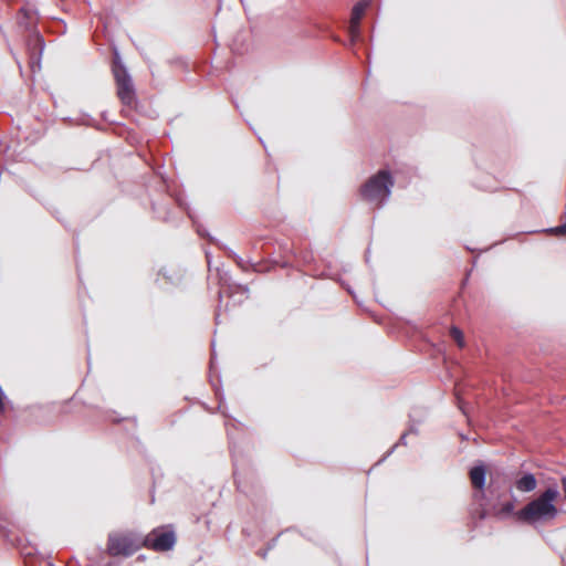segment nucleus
<instances>
[{
  "label": "nucleus",
  "mask_w": 566,
  "mask_h": 566,
  "mask_svg": "<svg viewBox=\"0 0 566 566\" xmlns=\"http://www.w3.org/2000/svg\"><path fill=\"white\" fill-rule=\"evenodd\" d=\"M368 6H369V1L360 0L359 2H357L354 6V8L352 10L348 32L353 40L359 36L360 20L364 17L365 11L368 8Z\"/></svg>",
  "instance_id": "6e6552de"
},
{
  "label": "nucleus",
  "mask_w": 566,
  "mask_h": 566,
  "mask_svg": "<svg viewBox=\"0 0 566 566\" xmlns=\"http://www.w3.org/2000/svg\"><path fill=\"white\" fill-rule=\"evenodd\" d=\"M392 186L390 174L387 170H380L364 184L360 195L364 200L379 205L390 195Z\"/></svg>",
  "instance_id": "7ed1b4c3"
},
{
  "label": "nucleus",
  "mask_w": 566,
  "mask_h": 566,
  "mask_svg": "<svg viewBox=\"0 0 566 566\" xmlns=\"http://www.w3.org/2000/svg\"><path fill=\"white\" fill-rule=\"evenodd\" d=\"M143 547L155 552H167L176 544L175 532L168 527L161 526L154 528L146 536H142Z\"/></svg>",
  "instance_id": "20e7f679"
},
{
  "label": "nucleus",
  "mask_w": 566,
  "mask_h": 566,
  "mask_svg": "<svg viewBox=\"0 0 566 566\" xmlns=\"http://www.w3.org/2000/svg\"><path fill=\"white\" fill-rule=\"evenodd\" d=\"M143 547L142 536L132 531H116L108 534L106 554L111 557H128Z\"/></svg>",
  "instance_id": "f03ea898"
},
{
  "label": "nucleus",
  "mask_w": 566,
  "mask_h": 566,
  "mask_svg": "<svg viewBox=\"0 0 566 566\" xmlns=\"http://www.w3.org/2000/svg\"><path fill=\"white\" fill-rule=\"evenodd\" d=\"M556 234L566 235V223L553 230Z\"/></svg>",
  "instance_id": "9b49d317"
},
{
  "label": "nucleus",
  "mask_w": 566,
  "mask_h": 566,
  "mask_svg": "<svg viewBox=\"0 0 566 566\" xmlns=\"http://www.w3.org/2000/svg\"><path fill=\"white\" fill-rule=\"evenodd\" d=\"M560 482H562V488H563L564 495H565V499H566V478H563Z\"/></svg>",
  "instance_id": "f8f14e48"
},
{
  "label": "nucleus",
  "mask_w": 566,
  "mask_h": 566,
  "mask_svg": "<svg viewBox=\"0 0 566 566\" xmlns=\"http://www.w3.org/2000/svg\"><path fill=\"white\" fill-rule=\"evenodd\" d=\"M486 470L483 465L473 467L469 472L471 484L475 492L472 495L473 501L479 505L484 500Z\"/></svg>",
  "instance_id": "0eeeda50"
},
{
  "label": "nucleus",
  "mask_w": 566,
  "mask_h": 566,
  "mask_svg": "<svg viewBox=\"0 0 566 566\" xmlns=\"http://www.w3.org/2000/svg\"><path fill=\"white\" fill-rule=\"evenodd\" d=\"M113 74L117 86V96L126 106H133L136 102L135 90L127 71L123 65L114 64Z\"/></svg>",
  "instance_id": "39448f33"
},
{
  "label": "nucleus",
  "mask_w": 566,
  "mask_h": 566,
  "mask_svg": "<svg viewBox=\"0 0 566 566\" xmlns=\"http://www.w3.org/2000/svg\"><path fill=\"white\" fill-rule=\"evenodd\" d=\"M558 496L559 492L556 488H547L515 513L516 520L528 525L553 521L559 512L555 504Z\"/></svg>",
  "instance_id": "f257e3e1"
},
{
  "label": "nucleus",
  "mask_w": 566,
  "mask_h": 566,
  "mask_svg": "<svg viewBox=\"0 0 566 566\" xmlns=\"http://www.w3.org/2000/svg\"><path fill=\"white\" fill-rule=\"evenodd\" d=\"M514 504L513 502L509 501L503 503L502 505L497 506L494 505L491 511H488L485 506L483 505V502L480 503L475 509L471 511V515L473 518H478L480 521L484 520L486 516L492 515L495 517H504L506 515H510L513 513Z\"/></svg>",
  "instance_id": "423d86ee"
},
{
  "label": "nucleus",
  "mask_w": 566,
  "mask_h": 566,
  "mask_svg": "<svg viewBox=\"0 0 566 566\" xmlns=\"http://www.w3.org/2000/svg\"><path fill=\"white\" fill-rule=\"evenodd\" d=\"M515 486L521 492H532L537 486V481L532 473L524 474L522 478L516 480Z\"/></svg>",
  "instance_id": "1a4fd4ad"
},
{
  "label": "nucleus",
  "mask_w": 566,
  "mask_h": 566,
  "mask_svg": "<svg viewBox=\"0 0 566 566\" xmlns=\"http://www.w3.org/2000/svg\"><path fill=\"white\" fill-rule=\"evenodd\" d=\"M450 336L458 344L460 348L464 347L463 333L455 326L450 328Z\"/></svg>",
  "instance_id": "9d476101"
}]
</instances>
